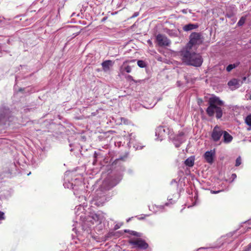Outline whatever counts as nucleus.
Segmentation results:
<instances>
[{
    "label": "nucleus",
    "mask_w": 251,
    "mask_h": 251,
    "mask_svg": "<svg viewBox=\"0 0 251 251\" xmlns=\"http://www.w3.org/2000/svg\"><path fill=\"white\" fill-rule=\"evenodd\" d=\"M180 135L181 136L183 135V132H181V133H180Z\"/></svg>",
    "instance_id": "nucleus-38"
},
{
    "label": "nucleus",
    "mask_w": 251,
    "mask_h": 251,
    "mask_svg": "<svg viewBox=\"0 0 251 251\" xmlns=\"http://www.w3.org/2000/svg\"><path fill=\"white\" fill-rule=\"evenodd\" d=\"M63 185H64L65 187H66V188H70V189H74V185H73V184L72 183L65 182Z\"/></svg>",
    "instance_id": "nucleus-25"
},
{
    "label": "nucleus",
    "mask_w": 251,
    "mask_h": 251,
    "mask_svg": "<svg viewBox=\"0 0 251 251\" xmlns=\"http://www.w3.org/2000/svg\"><path fill=\"white\" fill-rule=\"evenodd\" d=\"M240 64V62H237L233 64H229L226 68V70L227 72H230L232 69L237 67Z\"/></svg>",
    "instance_id": "nucleus-19"
},
{
    "label": "nucleus",
    "mask_w": 251,
    "mask_h": 251,
    "mask_svg": "<svg viewBox=\"0 0 251 251\" xmlns=\"http://www.w3.org/2000/svg\"><path fill=\"white\" fill-rule=\"evenodd\" d=\"M247 79V77L246 76H244L243 78H242V80L243 81V82L245 81H246Z\"/></svg>",
    "instance_id": "nucleus-36"
},
{
    "label": "nucleus",
    "mask_w": 251,
    "mask_h": 251,
    "mask_svg": "<svg viewBox=\"0 0 251 251\" xmlns=\"http://www.w3.org/2000/svg\"><path fill=\"white\" fill-rule=\"evenodd\" d=\"M125 62H126L125 61H124V62H123V65H124V64H125Z\"/></svg>",
    "instance_id": "nucleus-41"
},
{
    "label": "nucleus",
    "mask_w": 251,
    "mask_h": 251,
    "mask_svg": "<svg viewBox=\"0 0 251 251\" xmlns=\"http://www.w3.org/2000/svg\"><path fill=\"white\" fill-rule=\"evenodd\" d=\"M194 158L193 156H191L185 161V164L186 166L192 167L194 164Z\"/></svg>",
    "instance_id": "nucleus-18"
},
{
    "label": "nucleus",
    "mask_w": 251,
    "mask_h": 251,
    "mask_svg": "<svg viewBox=\"0 0 251 251\" xmlns=\"http://www.w3.org/2000/svg\"><path fill=\"white\" fill-rule=\"evenodd\" d=\"M223 134L224 142L225 143L227 144V143H229L231 142V141L232 140L233 137L227 131H224Z\"/></svg>",
    "instance_id": "nucleus-14"
},
{
    "label": "nucleus",
    "mask_w": 251,
    "mask_h": 251,
    "mask_svg": "<svg viewBox=\"0 0 251 251\" xmlns=\"http://www.w3.org/2000/svg\"><path fill=\"white\" fill-rule=\"evenodd\" d=\"M180 56L182 61L188 65L200 67L203 62L201 56L194 51H192L191 50H182L180 52Z\"/></svg>",
    "instance_id": "nucleus-2"
},
{
    "label": "nucleus",
    "mask_w": 251,
    "mask_h": 251,
    "mask_svg": "<svg viewBox=\"0 0 251 251\" xmlns=\"http://www.w3.org/2000/svg\"><path fill=\"white\" fill-rule=\"evenodd\" d=\"M92 219L95 221L98 222L99 223H101L103 219V216L99 213H95L93 214Z\"/></svg>",
    "instance_id": "nucleus-17"
},
{
    "label": "nucleus",
    "mask_w": 251,
    "mask_h": 251,
    "mask_svg": "<svg viewBox=\"0 0 251 251\" xmlns=\"http://www.w3.org/2000/svg\"><path fill=\"white\" fill-rule=\"evenodd\" d=\"M116 233L114 231H113V230L109 231L105 235V238L106 239H107L108 238H109V237H112V236H116Z\"/></svg>",
    "instance_id": "nucleus-23"
},
{
    "label": "nucleus",
    "mask_w": 251,
    "mask_h": 251,
    "mask_svg": "<svg viewBox=\"0 0 251 251\" xmlns=\"http://www.w3.org/2000/svg\"><path fill=\"white\" fill-rule=\"evenodd\" d=\"M169 132V128L160 126L156 128L155 135L156 136H158L159 140L161 141L163 140V137L165 136L166 134H168Z\"/></svg>",
    "instance_id": "nucleus-9"
},
{
    "label": "nucleus",
    "mask_w": 251,
    "mask_h": 251,
    "mask_svg": "<svg viewBox=\"0 0 251 251\" xmlns=\"http://www.w3.org/2000/svg\"><path fill=\"white\" fill-rule=\"evenodd\" d=\"M242 251H251V243L245 247Z\"/></svg>",
    "instance_id": "nucleus-29"
},
{
    "label": "nucleus",
    "mask_w": 251,
    "mask_h": 251,
    "mask_svg": "<svg viewBox=\"0 0 251 251\" xmlns=\"http://www.w3.org/2000/svg\"><path fill=\"white\" fill-rule=\"evenodd\" d=\"M223 132L224 131L222 130L219 126H215L213 128L211 134V137L212 139L215 142L218 141L220 139L222 135H223Z\"/></svg>",
    "instance_id": "nucleus-8"
},
{
    "label": "nucleus",
    "mask_w": 251,
    "mask_h": 251,
    "mask_svg": "<svg viewBox=\"0 0 251 251\" xmlns=\"http://www.w3.org/2000/svg\"><path fill=\"white\" fill-rule=\"evenodd\" d=\"M129 136H130V138H129V141L128 142V147H129L130 148L131 147L132 145H133V147L135 148L136 150H138V149H142L143 147L142 146H137V147H136L134 144V139H135V137L134 136H133V133H131L130 135H129Z\"/></svg>",
    "instance_id": "nucleus-13"
},
{
    "label": "nucleus",
    "mask_w": 251,
    "mask_h": 251,
    "mask_svg": "<svg viewBox=\"0 0 251 251\" xmlns=\"http://www.w3.org/2000/svg\"><path fill=\"white\" fill-rule=\"evenodd\" d=\"M246 18L244 17H242L237 23L238 25L239 26L243 25L244 24Z\"/></svg>",
    "instance_id": "nucleus-22"
},
{
    "label": "nucleus",
    "mask_w": 251,
    "mask_h": 251,
    "mask_svg": "<svg viewBox=\"0 0 251 251\" xmlns=\"http://www.w3.org/2000/svg\"><path fill=\"white\" fill-rule=\"evenodd\" d=\"M126 233H129L130 235H134L136 237H141V233L137 232L135 231L126 230Z\"/></svg>",
    "instance_id": "nucleus-20"
},
{
    "label": "nucleus",
    "mask_w": 251,
    "mask_h": 251,
    "mask_svg": "<svg viewBox=\"0 0 251 251\" xmlns=\"http://www.w3.org/2000/svg\"><path fill=\"white\" fill-rule=\"evenodd\" d=\"M129 244L133 246V248L145 250L149 247L148 244L143 240L140 238L131 239L128 241Z\"/></svg>",
    "instance_id": "nucleus-6"
},
{
    "label": "nucleus",
    "mask_w": 251,
    "mask_h": 251,
    "mask_svg": "<svg viewBox=\"0 0 251 251\" xmlns=\"http://www.w3.org/2000/svg\"><path fill=\"white\" fill-rule=\"evenodd\" d=\"M232 177L233 179H235L236 177V175L235 174H233L232 175Z\"/></svg>",
    "instance_id": "nucleus-35"
},
{
    "label": "nucleus",
    "mask_w": 251,
    "mask_h": 251,
    "mask_svg": "<svg viewBox=\"0 0 251 251\" xmlns=\"http://www.w3.org/2000/svg\"><path fill=\"white\" fill-rule=\"evenodd\" d=\"M198 27V25L196 24H189L188 25H185L183 27V29L185 31H188L194 29H196Z\"/></svg>",
    "instance_id": "nucleus-16"
},
{
    "label": "nucleus",
    "mask_w": 251,
    "mask_h": 251,
    "mask_svg": "<svg viewBox=\"0 0 251 251\" xmlns=\"http://www.w3.org/2000/svg\"><path fill=\"white\" fill-rule=\"evenodd\" d=\"M12 117L10 116V111L9 109L5 108H0V125H2L5 127L10 125L11 119Z\"/></svg>",
    "instance_id": "nucleus-5"
},
{
    "label": "nucleus",
    "mask_w": 251,
    "mask_h": 251,
    "mask_svg": "<svg viewBox=\"0 0 251 251\" xmlns=\"http://www.w3.org/2000/svg\"><path fill=\"white\" fill-rule=\"evenodd\" d=\"M241 164V158L239 156L236 160L235 166H239Z\"/></svg>",
    "instance_id": "nucleus-28"
},
{
    "label": "nucleus",
    "mask_w": 251,
    "mask_h": 251,
    "mask_svg": "<svg viewBox=\"0 0 251 251\" xmlns=\"http://www.w3.org/2000/svg\"><path fill=\"white\" fill-rule=\"evenodd\" d=\"M125 156L120 157L116 159L112 163L113 166H121L124 165L125 161Z\"/></svg>",
    "instance_id": "nucleus-15"
},
{
    "label": "nucleus",
    "mask_w": 251,
    "mask_h": 251,
    "mask_svg": "<svg viewBox=\"0 0 251 251\" xmlns=\"http://www.w3.org/2000/svg\"><path fill=\"white\" fill-rule=\"evenodd\" d=\"M118 182L115 179L111 178L104 180L100 189L97 190L96 195L92 200V204L98 206L103 205L107 200L105 192L112 189Z\"/></svg>",
    "instance_id": "nucleus-1"
},
{
    "label": "nucleus",
    "mask_w": 251,
    "mask_h": 251,
    "mask_svg": "<svg viewBox=\"0 0 251 251\" xmlns=\"http://www.w3.org/2000/svg\"><path fill=\"white\" fill-rule=\"evenodd\" d=\"M137 65L139 67L142 68L145 67L146 66L145 62L143 60H138L137 61Z\"/></svg>",
    "instance_id": "nucleus-24"
},
{
    "label": "nucleus",
    "mask_w": 251,
    "mask_h": 251,
    "mask_svg": "<svg viewBox=\"0 0 251 251\" xmlns=\"http://www.w3.org/2000/svg\"><path fill=\"white\" fill-rule=\"evenodd\" d=\"M126 70V68L123 66L121 68L120 73L119 74V75L121 76L122 75H124V71Z\"/></svg>",
    "instance_id": "nucleus-30"
},
{
    "label": "nucleus",
    "mask_w": 251,
    "mask_h": 251,
    "mask_svg": "<svg viewBox=\"0 0 251 251\" xmlns=\"http://www.w3.org/2000/svg\"><path fill=\"white\" fill-rule=\"evenodd\" d=\"M219 192V191H213V193L217 194Z\"/></svg>",
    "instance_id": "nucleus-37"
},
{
    "label": "nucleus",
    "mask_w": 251,
    "mask_h": 251,
    "mask_svg": "<svg viewBox=\"0 0 251 251\" xmlns=\"http://www.w3.org/2000/svg\"><path fill=\"white\" fill-rule=\"evenodd\" d=\"M113 65V62L109 60L104 61L101 64L102 69L105 72H109Z\"/></svg>",
    "instance_id": "nucleus-12"
},
{
    "label": "nucleus",
    "mask_w": 251,
    "mask_h": 251,
    "mask_svg": "<svg viewBox=\"0 0 251 251\" xmlns=\"http://www.w3.org/2000/svg\"><path fill=\"white\" fill-rule=\"evenodd\" d=\"M126 80L128 81H133L134 82H135L134 80L132 79V77L130 75H126Z\"/></svg>",
    "instance_id": "nucleus-31"
},
{
    "label": "nucleus",
    "mask_w": 251,
    "mask_h": 251,
    "mask_svg": "<svg viewBox=\"0 0 251 251\" xmlns=\"http://www.w3.org/2000/svg\"><path fill=\"white\" fill-rule=\"evenodd\" d=\"M73 230L74 231H75V228H73Z\"/></svg>",
    "instance_id": "nucleus-40"
},
{
    "label": "nucleus",
    "mask_w": 251,
    "mask_h": 251,
    "mask_svg": "<svg viewBox=\"0 0 251 251\" xmlns=\"http://www.w3.org/2000/svg\"><path fill=\"white\" fill-rule=\"evenodd\" d=\"M243 84V81L240 79L233 78L228 82L227 85L232 90H234L240 87Z\"/></svg>",
    "instance_id": "nucleus-10"
},
{
    "label": "nucleus",
    "mask_w": 251,
    "mask_h": 251,
    "mask_svg": "<svg viewBox=\"0 0 251 251\" xmlns=\"http://www.w3.org/2000/svg\"><path fill=\"white\" fill-rule=\"evenodd\" d=\"M75 210L76 215L78 216L80 214V213L78 212L79 211H81V210H84V208L82 206L79 205L78 206H76Z\"/></svg>",
    "instance_id": "nucleus-21"
},
{
    "label": "nucleus",
    "mask_w": 251,
    "mask_h": 251,
    "mask_svg": "<svg viewBox=\"0 0 251 251\" xmlns=\"http://www.w3.org/2000/svg\"><path fill=\"white\" fill-rule=\"evenodd\" d=\"M208 104L209 106L206 110L207 115L212 117L216 113V118H221L223 115V110L221 106L224 105V102L219 98L214 97L209 99Z\"/></svg>",
    "instance_id": "nucleus-3"
},
{
    "label": "nucleus",
    "mask_w": 251,
    "mask_h": 251,
    "mask_svg": "<svg viewBox=\"0 0 251 251\" xmlns=\"http://www.w3.org/2000/svg\"><path fill=\"white\" fill-rule=\"evenodd\" d=\"M138 15H139V13L138 12H135L134 14L130 17V18L131 19V18H132L133 17H136L137 16H138Z\"/></svg>",
    "instance_id": "nucleus-33"
},
{
    "label": "nucleus",
    "mask_w": 251,
    "mask_h": 251,
    "mask_svg": "<svg viewBox=\"0 0 251 251\" xmlns=\"http://www.w3.org/2000/svg\"><path fill=\"white\" fill-rule=\"evenodd\" d=\"M4 219V213L0 211V220Z\"/></svg>",
    "instance_id": "nucleus-32"
},
{
    "label": "nucleus",
    "mask_w": 251,
    "mask_h": 251,
    "mask_svg": "<svg viewBox=\"0 0 251 251\" xmlns=\"http://www.w3.org/2000/svg\"><path fill=\"white\" fill-rule=\"evenodd\" d=\"M131 71V69L128 66H126V73H129Z\"/></svg>",
    "instance_id": "nucleus-34"
},
{
    "label": "nucleus",
    "mask_w": 251,
    "mask_h": 251,
    "mask_svg": "<svg viewBox=\"0 0 251 251\" xmlns=\"http://www.w3.org/2000/svg\"><path fill=\"white\" fill-rule=\"evenodd\" d=\"M156 38L158 46L160 47L169 46L171 44V41L165 35L159 34Z\"/></svg>",
    "instance_id": "nucleus-7"
},
{
    "label": "nucleus",
    "mask_w": 251,
    "mask_h": 251,
    "mask_svg": "<svg viewBox=\"0 0 251 251\" xmlns=\"http://www.w3.org/2000/svg\"><path fill=\"white\" fill-rule=\"evenodd\" d=\"M245 122L248 126H251V114L246 117Z\"/></svg>",
    "instance_id": "nucleus-26"
},
{
    "label": "nucleus",
    "mask_w": 251,
    "mask_h": 251,
    "mask_svg": "<svg viewBox=\"0 0 251 251\" xmlns=\"http://www.w3.org/2000/svg\"><path fill=\"white\" fill-rule=\"evenodd\" d=\"M215 152L214 151H207L204 154V158L208 163L212 164L213 162V157Z\"/></svg>",
    "instance_id": "nucleus-11"
},
{
    "label": "nucleus",
    "mask_w": 251,
    "mask_h": 251,
    "mask_svg": "<svg viewBox=\"0 0 251 251\" xmlns=\"http://www.w3.org/2000/svg\"><path fill=\"white\" fill-rule=\"evenodd\" d=\"M124 225L123 222H119L116 224L114 227V230H116L120 228L122 226Z\"/></svg>",
    "instance_id": "nucleus-27"
},
{
    "label": "nucleus",
    "mask_w": 251,
    "mask_h": 251,
    "mask_svg": "<svg viewBox=\"0 0 251 251\" xmlns=\"http://www.w3.org/2000/svg\"><path fill=\"white\" fill-rule=\"evenodd\" d=\"M250 99L251 100V95H250Z\"/></svg>",
    "instance_id": "nucleus-39"
},
{
    "label": "nucleus",
    "mask_w": 251,
    "mask_h": 251,
    "mask_svg": "<svg viewBox=\"0 0 251 251\" xmlns=\"http://www.w3.org/2000/svg\"><path fill=\"white\" fill-rule=\"evenodd\" d=\"M189 38L190 41L185 49L192 50L193 46L201 45L203 42V38L200 33L193 32L190 35Z\"/></svg>",
    "instance_id": "nucleus-4"
}]
</instances>
